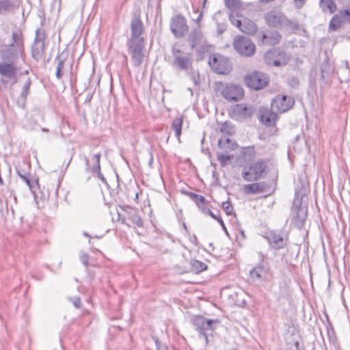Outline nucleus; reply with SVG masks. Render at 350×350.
<instances>
[{"label":"nucleus","mask_w":350,"mask_h":350,"mask_svg":"<svg viewBox=\"0 0 350 350\" xmlns=\"http://www.w3.org/2000/svg\"><path fill=\"white\" fill-rule=\"evenodd\" d=\"M25 49L23 34L16 31L12 34V42L0 51V76L3 85L12 81L18 82V72L21 67L18 65L20 59L24 61Z\"/></svg>","instance_id":"obj_1"},{"label":"nucleus","mask_w":350,"mask_h":350,"mask_svg":"<svg viewBox=\"0 0 350 350\" xmlns=\"http://www.w3.org/2000/svg\"><path fill=\"white\" fill-rule=\"evenodd\" d=\"M269 172L267 161L258 160L252 163L249 167H244L242 176L245 181H256L265 178Z\"/></svg>","instance_id":"obj_2"},{"label":"nucleus","mask_w":350,"mask_h":350,"mask_svg":"<svg viewBox=\"0 0 350 350\" xmlns=\"http://www.w3.org/2000/svg\"><path fill=\"white\" fill-rule=\"evenodd\" d=\"M220 94L230 102H237L244 96V90L240 86L232 83L224 84L220 83L218 86Z\"/></svg>","instance_id":"obj_3"},{"label":"nucleus","mask_w":350,"mask_h":350,"mask_svg":"<svg viewBox=\"0 0 350 350\" xmlns=\"http://www.w3.org/2000/svg\"><path fill=\"white\" fill-rule=\"evenodd\" d=\"M120 208L126 214L124 216L118 214L119 219L122 224L133 227L142 228L144 226V221L137 208L130 206H120Z\"/></svg>","instance_id":"obj_4"},{"label":"nucleus","mask_w":350,"mask_h":350,"mask_svg":"<svg viewBox=\"0 0 350 350\" xmlns=\"http://www.w3.org/2000/svg\"><path fill=\"white\" fill-rule=\"evenodd\" d=\"M265 20L267 25L272 27H291L293 25V22L278 10H271L267 12Z\"/></svg>","instance_id":"obj_5"},{"label":"nucleus","mask_w":350,"mask_h":350,"mask_svg":"<svg viewBox=\"0 0 350 350\" xmlns=\"http://www.w3.org/2000/svg\"><path fill=\"white\" fill-rule=\"evenodd\" d=\"M228 17L230 23L242 32L247 34H252L256 32V26L250 19L246 18L239 14L236 15L229 14Z\"/></svg>","instance_id":"obj_6"},{"label":"nucleus","mask_w":350,"mask_h":350,"mask_svg":"<svg viewBox=\"0 0 350 350\" xmlns=\"http://www.w3.org/2000/svg\"><path fill=\"white\" fill-rule=\"evenodd\" d=\"M129 53L135 67H140L145 58L144 42H127Z\"/></svg>","instance_id":"obj_7"},{"label":"nucleus","mask_w":350,"mask_h":350,"mask_svg":"<svg viewBox=\"0 0 350 350\" xmlns=\"http://www.w3.org/2000/svg\"><path fill=\"white\" fill-rule=\"evenodd\" d=\"M264 57L265 62L268 65L275 66H285L290 59L288 55L279 49H274L267 51L265 54Z\"/></svg>","instance_id":"obj_8"},{"label":"nucleus","mask_w":350,"mask_h":350,"mask_svg":"<svg viewBox=\"0 0 350 350\" xmlns=\"http://www.w3.org/2000/svg\"><path fill=\"white\" fill-rule=\"evenodd\" d=\"M233 46L239 54L246 57L253 55L256 50L254 44L249 38L243 36L236 37Z\"/></svg>","instance_id":"obj_9"},{"label":"nucleus","mask_w":350,"mask_h":350,"mask_svg":"<svg viewBox=\"0 0 350 350\" xmlns=\"http://www.w3.org/2000/svg\"><path fill=\"white\" fill-rule=\"evenodd\" d=\"M254 112V108L249 105L243 103L234 105L230 111V116L237 121H243L252 117Z\"/></svg>","instance_id":"obj_10"},{"label":"nucleus","mask_w":350,"mask_h":350,"mask_svg":"<svg viewBox=\"0 0 350 350\" xmlns=\"http://www.w3.org/2000/svg\"><path fill=\"white\" fill-rule=\"evenodd\" d=\"M131 37L127 42H144L142 34L144 32V24L137 15H135L131 21Z\"/></svg>","instance_id":"obj_11"},{"label":"nucleus","mask_w":350,"mask_h":350,"mask_svg":"<svg viewBox=\"0 0 350 350\" xmlns=\"http://www.w3.org/2000/svg\"><path fill=\"white\" fill-rule=\"evenodd\" d=\"M294 98L289 96L278 95L271 103V110L278 113H284L294 105Z\"/></svg>","instance_id":"obj_12"},{"label":"nucleus","mask_w":350,"mask_h":350,"mask_svg":"<svg viewBox=\"0 0 350 350\" xmlns=\"http://www.w3.org/2000/svg\"><path fill=\"white\" fill-rule=\"evenodd\" d=\"M248 87L254 90H260L268 84V77L266 75L259 72H254L245 78Z\"/></svg>","instance_id":"obj_13"},{"label":"nucleus","mask_w":350,"mask_h":350,"mask_svg":"<svg viewBox=\"0 0 350 350\" xmlns=\"http://www.w3.org/2000/svg\"><path fill=\"white\" fill-rule=\"evenodd\" d=\"M174 60L172 65L183 71H188L192 66V57L189 54L183 55L180 54L179 50H173Z\"/></svg>","instance_id":"obj_14"},{"label":"nucleus","mask_w":350,"mask_h":350,"mask_svg":"<svg viewBox=\"0 0 350 350\" xmlns=\"http://www.w3.org/2000/svg\"><path fill=\"white\" fill-rule=\"evenodd\" d=\"M170 29L176 38H181L188 31L185 18L181 15L174 16L170 23Z\"/></svg>","instance_id":"obj_15"},{"label":"nucleus","mask_w":350,"mask_h":350,"mask_svg":"<svg viewBox=\"0 0 350 350\" xmlns=\"http://www.w3.org/2000/svg\"><path fill=\"white\" fill-rule=\"evenodd\" d=\"M347 23L350 24V8L336 14L329 22V30L336 31Z\"/></svg>","instance_id":"obj_16"},{"label":"nucleus","mask_w":350,"mask_h":350,"mask_svg":"<svg viewBox=\"0 0 350 350\" xmlns=\"http://www.w3.org/2000/svg\"><path fill=\"white\" fill-rule=\"evenodd\" d=\"M44 34L38 29L31 49L33 58L36 61L40 60L44 54Z\"/></svg>","instance_id":"obj_17"},{"label":"nucleus","mask_w":350,"mask_h":350,"mask_svg":"<svg viewBox=\"0 0 350 350\" xmlns=\"http://www.w3.org/2000/svg\"><path fill=\"white\" fill-rule=\"evenodd\" d=\"M209 65L219 74H228L231 70L229 60L221 56L211 58L209 60Z\"/></svg>","instance_id":"obj_18"},{"label":"nucleus","mask_w":350,"mask_h":350,"mask_svg":"<svg viewBox=\"0 0 350 350\" xmlns=\"http://www.w3.org/2000/svg\"><path fill=\"white\" fill-rule=\"evenodd\" d=\"M292 221L295 226L301 228L306 219V210L301 206L294 205L291 209Z\"/></svg>","instance_id":"obj_19"},{"label":"nucleus","mask_w":350,"mask_h":350,"mask_svg":"<svg viewBox=\"0 0 350 350\" xmlns=\"http://www.w3.org/2000/svg\"><path fill=\"white\" fill-rule=\"evenodd\" d=\"M266 239L271 247L275 250L283 248L286 245L287 239L274 231L268 232Z\"/></svg>","instance_id":"obj_20"},{"label":"nucleus","mask_w":350,"mask_h":350,"mask_svg":"<svg viewBox=\"0 0 350 350\" xmlns=\"http://www.w3.org/2000/svg\"><path fill=\"white\" fill-rule=\"evenodd\" d=\"M18 7V0H0V16L14 13Z\"/></svg>","instance_id":"obj_21"},{"label":"nucleus","mask_w":350,"mask_h":350,"mask_svg":"<svg viewBox=\"0 0 350 350\" xmlns=\"http://www.w3.org/2000/svg\"><path fill=\"white\" fill-rule=\"evenodd\" d=\"M192 323L199 331H205L212 329L213 322L217 320L207 319L202 316H196L192 319Z\"/></svg>","instance_id":"obj_22"},{"label":"nucleus","mask_w":350,"mask_h":350,"mask_svg":"<svg viewBox=\"0 0 350 350\" xmlns=\"http://www.w3.org/2000/svg\"><path fill=\"white\" fill-rule=\"evenodd\" d=\"M261 121L267 126H271L275 124L277 119L276 111L269 110L268 109H263L260 111Z\"/></svg>","instance_id":"obj_23"},{"label":"nucleus","mask_w":350,"mask_h":350,"mask_svg":"<svg viewBox=\"0 0 350 350\" xmlns=\"http://www.w3.org/2000/svg\"><path fill=\"white\" fill-rule=\"evenodd\" d=\"M17 174L28 185L31 191L36 195V189L39 187L38 180L34 179L31 180L29 178V174L25 172L24 170H21L17 168Z\"/></svg>","instance_id":"obj_24"},{"label":"nucleus","mask_w":350,"mask_h":350,"mask_svg":"<svg viewBox=\"0 0 350 350\" xmlns=\"http://www.w3.org/2000/svg\"><path fill=\"white\" fill-rule=\"evenodd\" d=\"M101 157V153L98 152L92 155L91 160H89L87 157H85V170L86 171H89L91 170H99V167H100V160Z\"/></svg>","instance_id":"obj_25"},{"label":"nucleus","mask_w":350,"mask_h":350,"mask_svg":"<svg viewBox=\"0 0 350 350\" xmlns=\"http://www.w3.org/2000/svg\"><path fill=\"white\" fill-rule=\"evenodd\" d=\"M218 146L219 148L224 150V152H228L236 150L237 144L228 137H224L219 139Z\"/></svg>","instance_id":"obj_26"},{"label":"nucleus","mask_w":350,"mask_h":350,"mask_svg":"<svg viewBox=\"0 0 350 350\" xmlns=\"http://www.w3.org/2000/svg\"><path fill=\"white\" fill-rule=\"evenodd\" d=\"M201 25H198L189 34V38L191 43V47L193 49L200 44L203 36L200 31Z\"/></svg>","instance_id":"obj_27"},{"label":"nucleus","mask_w":350,"mask_h":350,"mask_svg":"<svg viewBox=\"0 0 350 350\" xmlns=\"http://www.w3.org/2000/svg\"><path fill=\"white\" fill-rule=\"evenodd\" d=\"M281 35L278 31L271 32L269 34H262L261 41L269 45H275L280 42Z\"/></svg>","instance_id":"obj_28"},{"label":"nucleus","mask_w":350,"mask_h":350,"mask_svg":"<svg viewBox=\"0 0 350 350\" xmlns=\"http://www.w3.org/2000/svg\"><path fill=\"white\" fill-rule=\"evenodd\" d=\"M319 6L324 13L333 14L337 9L334 0H320Z\"/></svg>","instance_id":"obj_29"},{"label":"nucleus","mask_w":350,"mask_h":350,"mask_svg":"<svg viewBox=\"0 0 350 350\" xmlns=\"http://www.w3.org/2000/svg\"><path fill=\"white\" fill-rule=\"evenodd\" d=\"M31 84V81L30 78L29 77L26 80L25 83H24V85L23 86V88H22V90H21V92L20 94V97L17 101L18 104L21 107H24V105H25L27 96L29 93Z\"/></svg>","instance_id":"obj_30"},{"label":"nucleus","mask_w":350,"mask_h":350,"mask_svg":"<svg viewBox=\"0 0 350 350\" xmlns=\"http://www.w3.org/2000/svg\"><path fill=\"white\" fill-rule=\"evenodd\" d=\"M250 275L255 280H261L267 278V271L263 267L258 266L250 271Z\"/></svg>","instance_id":"obj_31"},{"label":"nucleus","mask_w":350,"mask_h":350,"mask_svg":"<svg viewBox=\"0 0 350 350\" xmlns=\"http://www.w3.org/2000/svg\"><path fill=\"white\" fill-rule=\"evenodd\" d=\"M265 185L262 183H256L244 186V191L246 193H259L265 191Z\"/></svg>","instance_id":"obj_32"},{"label":"nucleus","mask_w":350,"mask_h":350,"mask_svg":"<svg viewBox=\"0 0 350 350\" xmlns=\"http://www.w3.org/2000/svg\"><path fill=\"white\" fill-rule=\"evenodd\" d=\"M225 5L229 9L230 12L236 15L241 8V1L240 0H224Z\"/></svg>","instance_id":"obj_33"},{"label":"nucleus","mask_w":350,"mask_h":350,"mask_svg":"<svg viewBox=\"0 0 350 350\" xmlns=\"http://www.w3.org/2000/svg\"><path fill=\"white\" fill-rule=\"evenodd\" d=\"M182 125V118L177 117L172 122V127L175 132L176 137H178V139L181 135Z\"/></svg>","instance_id":"obj_34"},{"label":"nucleus","mask_w":350,"mask_h":350,"mask_svg":"<svg viewBox=\"0 0 350 350\" xmlns=\"http://www.w3.org/2000/svg\"><path fill=\"white\" fill-rule=\"evenodd\" d=\"M192 12L190 13V17L193 21L197 23L198 26L200 25V21L203 16V12L200 11L198 8L192 7Z\"/></svg>","instance_id":"obj_35"},{"label":"nucleus","mask_w":350,"mask_h":350,"mask_svg":"<svg viewBox=\"0 0 350 350\" xmlns=\"http://www.w3.org/2000/svg\"><path fill=\"white\" fill-rule=\"evenodd\" d=\"M191 266L193 271L196 273H200L202 271H204L206 269L207 266L204 262L196 260H192L191 261Z\"/></svg>","instance_id":"obj_36"},{"label":"nucleus","mask_w":350,"mask_h":350,"mask_svg":"<svg viewBox=\"0 0 350 350\" xmlns=\"http://www.w3.org/2000/svg\"><path fill=\"white\" fill-rule=\"evenodd\" d=\"M57 59L58 60V63L56 68L55 75L58 79H60L63 75L62 70L64 67L65 59H62L61 57H58Z\"/></svg>","instance_id":"obj_37"},{"label":"nucleus","mask_w":350,"mask_h":350,"mask_svg":"<svg viewBox=\"0 0 350 350\" xmlns=\"http://www.w3.org/2000/svg\"><path fill=\"white\" fill-rule=\"evenodd\" d=\"M220 131L230 135L234 133V129L230 124L225 122L221 126Z\"/></svg>","instance_id":"obj_38"},{"label":"nucleus","mask_w":350,"mask_h":350,"mask_svg":"<svg viewBox=\"0 0 350 350\" xmlns=\"http://www.w3.org/2000/svg\"><path fill=\"white\" fill-rule=\"evenodd\" d=\"M243 154L246 159L252 160L255 157L254 148L253 147H246L243 149Z\"/></svg>","instance_id":"obj_39"},{"label":"nucleus","mask_w":350,"mask_h":350,"mask_svg":"<svg viewBox=\"0 0 350 350\" xmlns=\"http://www.w3.org/2000/svg\"><path fill=\"white\" fill-rule=\"evenodd\" d=\"M217 160L219 161L221 166H225L228 161L232 158V156L224 154L221 153L217 154Z\"/></svg>","instance_id":"obj_40"},{"label":"nucleus","mask_w":350,"mask_h":350,"mask_svg":"<svg viewBox=\"0 0 350 350\" xmlns=\"http://www.w3.org/2000/svg\"><path fill=\"white\" fill-rule=\"evenodd\" d=\"M222 208L227 215H230L232 213L233 208L231 204L228 202H224L222 203Z\"/></svg>","instance_id":"obj_41"},{"label":"nucleus","mask_w":350,"mask_h":350,"mask_svg":"<svg viewBox=\"0 0 350 350\" xmlns=\"http://www.w3.org/2000/svg\"><path fill=\"white\" fill-rule=\"evenodd\" d=\"M205 200H206V199L204 196L198 195L197 198L194 200V202L198 205V206L201 209L202 206H204Z\"/></svg>","instance_id":"obj_42"},{"label":"nucleus","mask_w":350,"mask_h":350,"mask_svg":"<svg viewBox=\"0 0 350 350\" xmlns=\"http://www.w3.org/2000/svg\"><path fill=\"white\" fill-rule=\"evenodd\" d=\"M217 31L218 34L223 33L227 28V25L226 24V23H217Z\"/></svg>","instance_id":"obj_43"},{"label":"nucleus","mask_w":350,"mask_h":350,"mask_svg":"<svg viewBox=\"0 0 350 350\" xmlns=\"http://www.w3.org/2000/svg\"><path fill=\"white\" fill-rule=\"evenodd\" d=\"M201 211L204 213L205 215H210L212 218L215 219H217V216H216L206 206H202Z\"/></svg>","instance_id":"obj_44"},{"label":"nucleus","mask_w":350,"mask_h":350,"mask_svg":"<svg viewBox=\"0 0 350 350\" xmlns=\"http://www.w3.org/2000/svg\"><path fill=\"white\" fill-rule=\"evenodd\" d=\"M306 0H293V4L296 9H301L306 3Z\"/></svg>","instance_id":"obj_45"},{"label":"nucleus","mask_w":350,"mask_h":350,"mask_svg":"<svg viewBox=\"0 0 350 350\" xmlns=\"http://www.w3.org/2000/svg\"><path fill=\"white\" fill-rule=\"evenodd\" d=\"M92 173H95L97 176V177L103 182V183H106L107 181H106V179L104 177V176L101 174V172H100V167H99V170H92Z\"/></svg>","instance_id":"obj_46"},{"label":"nucleus","mask_w":350,"mask_h":350,"mask_svg":"<svg viewBox=\"0 0 350 350\" xmlns=\"http://www.w3.org/2000/svg\"><path fill=\"white\" fill-rule=\"evenodd\" d=\"M92 173H95L97 176V177L103 182V183H106L107 181H106V179L104 177V176L101 174V172H100V167H99V170H92Z\"/></svg>","instance_id":"obj_47"},{"label":"nucleus","mask_w":350,"mask_h":350,"mask_svg":"<svg viewBox=\"0 0 350 350\" xmlns=\"http://www.w3.org/2000/svg\"><path fill=\"white\" fill-rule=\"evenodd\" d=\"M80 259H81V261L82 262V263L85 266H87L88 265L89 257H88V254H86L85 253H81L80 255Z\"/></svg>","instance_id":"obj_48"},{"label":"nucleus","mask_w":350,"mask_h":350,"mask_svg":"<svg viewBox=\"0 0 350 350\" xmlns=\"http://www.w3.org/2000/svg\"><path fill=\"white\" fill-rule=\"evenodd\" d=\"M75 308H79L81 307V299L78 297H75L70 299Z\"/></svg>","instance_id":"obj_49"},{"label":"nucleus","mask_w":350,"mask_h":350,"mask_svg":"<svg viewBox=\"0 0 350 350\" xmlns=\"http://www.w3.org/2000/svg\"><path fill=\"white\" fill-rule=\"evenodd\" d=\"M217 220L219 221L220 225L222 226L223 229H225V225H224V223L221 217H218Z\"/></svg>","instance_id":"obj_50"},{"label":"nucleus","mask_w":350,"mask_h":350,"mask_svg":"<svg viewBox=\"0 0 350 350\" xmlns=\"http://www.w3.org/2000/svg\"><path fill=\"white\" fill-rule=\"evenodd\" d=\"M189 196L194 201V200L197 198L198 194L193 193H189Z\"/></svg>","instance_id":"obj_51"},{"label":"nucleus","mask_w":350,"mask_h":350,"mask_svg":"<svg viewBox=\"0 0 350 350\" xmlns=\"http://www.w3.org/2000/svg\"><path fill=\"white\" fill-rule=\"evenodd\" d=\"M191 241H192V242H193V243H195V242H196V241H197V238H196V236H193V238H192V239H191Z\"/></svg>","instance_id":"obj_52"},{"label":"nucleus","mask_w":350,"mask_h":350,"mask_svg":"<svg viewBox=\"0 0 350 350\" xmlns=\"http://www.w3.org/2000/svg\"><path fill=\"white\" fill-rule=\"evenodd\" d=\"M83 8H84V3H82L81 8V11H83Z\"/></svg>","instance_id":"obj_53"},{"label":"nucleus","mask_w":350,"mask_h":350,"mask_svg":"<svg viewBox=\"0 0 350 350\" xmlns=\"http://www.w3.org/2000/svg\"><path fill=\"white\" fill-rule=\"evenodd\" d=\"M83 235L90 237V235L87 232H83Z\"/></svg>","instance_id":"obj_54"},{"label":"nucleus","mask_w":350,"mask_h":350,"mask_svg":"<svg viewBox=\"0 0 350 350\" xmlns=\"http://www.w3.org/2000/svg\"><path fill=\"white\" fill-rule=\"evenodd\" d=\"M183 227L185 229V230H187V227L185 224H183Z\"/></svg>","instance_id":"obj_55"},{"label":"nucleus","mask_w":350,"mask_h":350,"mask_svg":"<svg viewBox=\"0 0 350 350\" xmlns=\"http://www.w3.org/2000/svg\"><path fill=\"white\" fill-rule=\"evenodd\" d=\"M193 81H194V83H195L196 84H197V83H197V81H196V79L195 78H193Z\"/></svg>","instance_id":"obj_56"},{"label":"nucleus","mask_w":350,"mask_h":350,"mask_svg":"<svg viewBox=\"0 0 350 350\" xmlns=\"http://www.w3.org/2000/svg\"><path fill=\"white\" fill-rule=\"evenodd\" d=\"M137 198H138V193H137L135 195V200H137Z\"/></svg>","instance_id":"obj_57"},{"label":"nucleus","mask_w":350,"mask_h":350,"mask_svg":"<svg viewBox=\"0 0 350 350\" xmlns=\"http://www.w3.org/2000/svg\"><path fill=\"white\" fill-rule=\"evenodd\" d=\"M125 62H127V57L124 55Z\"/></svg>","instance_id":"obj_58"},{"label":"nucleus","mask_w":350,"mask_h":350,"mask_svg":"<svg viewBox=\"0 0 350 350\" xmlns=\"http://www.w3.org/2000/svg\"><path fill=\"white\" fill-rule=\"evenodd\" d=\"M241 234H242V236H243V237H244V236H245V234H244V232H243V231H241Z\"/></svg>","instance_id":"obj_59"},{"label":"nucleus","mask_w":350,"mask_h":350,"mask_svg":"<svg viewBox=\"0 0 350 350\" xmlns=\"http://www.w3.org/2000/svg\"><path fill=\"white\" fill-rule=\"evenodd\" d=\"M24 73L27 75L29 73V72H28V70H25V72Z\"/></svg>","instance_id":"obj_60"},{"label":"nucleus","mask_w":350,"mask_h":350,"mask_svg":"<svg viewBox=\"0 0 350 350\" xmlns=\"http://www.w3.org/2000/svg\"><path fill=\"white\" fill-rule=\"evenodd\" d=\"M42 131H47V129H43Z\"/></svg>","instance_id":"obj_61"},{"label":"nucleus","mask_w":350,"mask_h":350,"mask_svg":"<svg viewBox=\"0 0 350 350\" xmlns=\"http://www.w3.org/2000/svg\"><path fill=\"white\" fill-rule=\"evenodd\" d=\"M224 231H226V232H227V230H226V228H225V229H224Z\"/></svg>","instance_id":"obj_62"},{"label":"nucleus","mask_w":350,"mask_h":350,"mask_svg":"<svg viewBox=\"0 0 350 350\" xmlns=\"http://www.w3.org/2000/svg\"><path fill=\"white\" fill-rule=\"evenodd\" d=\"M206 1V0H204V3H205Z\"/></svg>","instance_id":"obj_63"}]
</instances>
